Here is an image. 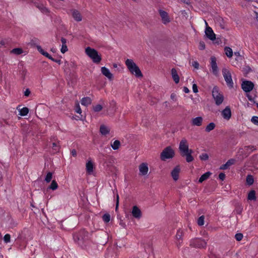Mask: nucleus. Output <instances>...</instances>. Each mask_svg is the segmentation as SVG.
Returning a JSON list of instances; mask_svg holds the SVG:
<instances>
[{
	"label": "nucleus",
	"mask_w": 258,
	"mask_h": 258,
	"mask_svg": "<svg viewBox=\"0 0 258 258\" xmlns=\"http://www.w3.org/2000/svg\"><path fill=\"white\" fill-rule=\"evenodd\" d=\"M174 152L170 147H167L164 149L161 153L160 158L163 161L172 158L174 157Z\"/></svg>",
	"instance_id": "nucleus-7"
},
{
	"label": "nucleus",
	"mask_w": 258,
	"mask_h": 258,
	"mask_svg": "<svg viewBox=\"0 0 258 258\" xmlns=\"http://www.w3.org/2000/svg\"><path fill=\"white\" fill-rule=\"evenodd\" d=\"M51 60L54 62H55L58 64H60L61 63V60L60 59H54L53 57H52V59Z\"/></svg>",
	"instance_id": "nucleus-52"
},
{
	"label": "nucleus",
	"mask_w": 258,
	"mask_h": 258,
	"mask_svg": "<svg viewBox=\"0 0 258 258\" xmlns=\"http://www.w3.org/2000/svg\"><path fill=\"white\" fill-rule=\"evenodd\" d=\"M39 9L44 14H47L49 12V11L48 10V9L47 8H46L43 6H39Z\"/></svg>",
	"instance_id": "nucleus-41"
},
{
	"label": "nucleus",
	"mask_w": 258,
	"mask_h": 258,
	"mask_svg": "<svg viewBox=\"0 0 258 258\" xmlns=\"http://www.w3.org/2000/svg\"><path fill=\"white\" fill-rule=\"evenodd\" d=\"M58 187V184L57 183V182H56L55 180H52L51 184L49 186V188L53 190H54L55 189H56Z\"/></svg>",
	"instance_id": "nucleus-35"
},
{
	"label": "nucleus",
	"mask_w": 258,
	"mask_h": 258,
	"mask_svg": "<svg viewBox=\"0 0 258 258\" xmlns=\"http://www.w3.org/2000/svg\"><path fill=\"white\" fill-rule=\"evenodd\" d=\"M215 124L214 122H211L207 125L205 128V131L206 132L209 133L210 131L213 130L215 128Z\"/></svg>",
	"instance_id": "nucleus-32"
},
{
	"label": "nucleus",
	"mask_w": 258,
	"mask_h": 258,
	"mask_svg": "<svg viewBox=\"0 0 258 258\" xmlns=\"http://www.w3.org/2000/svg\"><path fill=\"white\" fill-rule=\"evenodd\" d=\"M256 18L257 21H258V14H256Z\"/></svg>",
	"instance_id": "nucleus-63"
},
{
	"label": "nucleus",
	"mask_w": 258,
	"mask_h": 258,
	"mask_svg": "<svg viewBox=\"0 0 258 258\" xmlns=\"http://www.w3.org/2000/svg\"><path fill=\"white\" fill-rule=\"evenodd\" d=\"M211 174L212 173L210 172H206L200 177L199 180V182L200 183H202L204 181L207 180L210 177Z\"/></svg>",
	"instance_id": "nucleus-27"
},
{
	"label": "nucleus",
	"mask_w": 258,
	"mask_h": 258,
	"mask_svg": "<svg viewBox=\"0 0 258 258\" xmlns=\"http://www.w3.org/2000/svg\"><path fill=\"white\" fill-rule=\"evenodd\" d=\"M86 171L88 174H92L93 172L94 165L92 161H89L86 165Z\"/></svg>",
	"instance_id": "nucleus-21"
},
{
	"label": "nucleus",
	"mask_w": 258,
	"mask_h": 258,
	"mask_svg": "<svg viewBox=\"0 0 258 258\" xmlns=\"http://www.w3.org/2000/svg\"><path fill=\"white\" fill-rule=\"evenodd\" d=\"M207 244V242L200 238H195L191 239L189 241L190 246L195 248H205Z\"/></svg>",
	"instance_id": "nucleus-5"
},
{
	"label": "nucleus",
	"mask_w": 258,
	"mask_h": 258,
	"mask_svg": "<svg viewBox=\"0 0 258 258\" xmlns=\"http://www.w3.org/2000/svg\"><path fill=\"white\" fill-rule=\"evenodd\" d=\"M221 114L224 119L229 120L231 117V111L230 107L229 106L226 107L222 111Z\"/></svg>",
	"instance_id": "nucleus-16"
},
{
	"label": "nucleus",
	"mask_w": 258,
	"mask_h": 258,
	"mask_svg": "<svg viewBox=\"0 0 258 258\" xmlns=\"http://www.w3.org/2000/svg\"><path fill=\"white\" fill-rule=\"evenodd\" d=\"M203 118L201 116H198L195 118H193L191 119V122L192 125L200 126L202 125L203 122Z\"/></svg>",
	"instance_id": "nucleus-17"
},
{
	"label": "nucleus",
	"mask_w": 258,
	"mask_h": 258,
	"mask_svg": "<svg viewBox=\"0 0 258 258\" xmlns=\"http://www.w3.org/2000/svg\"><path fill=\"white\" fill-rule=\"evenodd\" d=\"M219 178L220 179H221V180H224L225 178V175L224 173H220L219 174Z\"/></svg>",
	"instance_id": "nucleus-50"
},
{
	"label": "nucleus",
	"mask_w": 258,
	"mask_h": 258,
	"mask_svg": "<svg viewBox=\"0 0 258 258\" xmlns=\"http://www.w3.org/2000/svg\"><path fill=\"white\" fill-rule=\"evenodd\" d=\"M113 67H114V68H116V67H117V64H115H115H113Z\"/></svg>",
	"instance_id": "nucleus-62"
},
{
	"label": "nucleus",
	"mask_w": 258,
	"mask_h": 258,
	"mask_svg": "<svg viewBox=\"0 0 258 258\" xmlns=\"http://www.w3.org/2000/svg\"><path fill=\"white\" fill-rule=\"evenodd\" d=\"M118 200H119V196L118 194H117L116 196V209L117 208L118 205Z\"/></svg>",
	"instance_id": "nucleus-58"
},
{
	"label": "nucleus",
	"mask_w": 258,
	"mask_h": 258,
	"mask_svg": "<svg viewBox=\"0 0 258 258\" xmlns=\"http://www.w3.org/2000/svg\"><path fill=\"white\" fill-rule=\"evenodd\" d=\"M6 42L5 40H1L0 41V48L5 46L6 45Z\"/></svg>",
	"instance_id": "nucleus-56"
},
{
	"label": "nucleus",
	"mask_w": 258,
	"mask_h": 258,
	"mask_svg": "<svg viewBox=\"0 0 258 258\" xmlns=\"http://www.w3.org/2000/svg\"><path fill=\"white\" fill-rule=\"evenodd\" d=\"M192 66L196 69L199 68V64L197 61H194L192 62Z\"/></svg>",
	"instance_id": "nucleus-48"
},
{
	"label": "nucleus",
	"mask_w": 258,
	"mask_h": 258,
	"mask_svg": "<svg viewBox=\"0 0 258 258\" xmlns=\"http://www.w3.org/2000/svg\"><path fill=\"white\" fill-rule=\"evenodd\" d=\"M199 48L201 50H203L205 48V43L203 41H201L199 43Z\"/></svg>",
	"instance_id": "nucleus-47"
},
{
	"label": "nucleus",
	"mask_w": 258,
	"mask_h": 258,
	"mask_svg": "<svg viewBox=\"0 0 258 258\" xmlns=\"http://www.w3.org/2000/svg\"><path fill=\"white\" fill-rule=\"evenodd\" d=\"M19 111V115L21 116H25L29 112V109L27 107H23L21 109H18Z\"/></svg>",
	"instance_id": "nucleus-29"
},
{
	"label": "nucleus",
	"mask_w": 258,
	"mask_h": 258,
	"mask_svg": "<svg viewBox=\"0 0 258 258\" xmlns=\"http://www.w3.org/2000/svg\"><path fill=\"white\" fill-rule=\"evenodd\" d=\"M192 90L194 93H197L198 92V87L195 84L192 85Z\"/></svg>",
	"instance_id": "nucleus-51"
},
{
	"label": "nucleus",
	"mask_w": 258,
	"mask_h": 258,
	"mask_svg": "<svg viewBox=\"0 0 258 258\" xmlns=\"http://www.w3.org/2000/svg\"><path fill=\"white\" fill-rule=\"evenodd\" d=\"M180 167L178 166H176L171 171V174L172 177L174 181L178 180L179 177V173L180 172Z\"/></svg>",
	"instance_id": "nucleus-18"
},
{
	"label": "nucleus",
	"mask_w": 258,
	"mask_h": 258,
	"mask_svg": "<svg viewBox=\"0 0 258 258\" xmlns=\"http://www.w3.org/2000/svg\"><path fill=\"white\" fill-rule=\"evenodd\" d=\"M204 220H205L204 216L203 215V216H200L197 220L198 224L201 226L204 225Z\"/></svg>",
	"instance_id": "nucleus-37"
},
{
	"label": "nucleus",
	"mask_w": 258,
	"mask_h": 258,
	"mask_svg": "<svg viewBox=\"0 0 258 258\" xmlns=\"http://www.w3.org/2000/svg\"><path fill=\"white\" fill-rule=\"evenodd\" d=\"M246 183L248 185H251L253 183L254 179L253 177L251 175H248L246 179Z\"/></svg>",
	"instance_id": "nucleus-34"
},
{
	"label": "nucleus",
	"mask_w": 258,
	"mask_h": 258,
	"mask_svg": "<svg viewBox=\"0 0 258 258\" xmlns=\"http://www.w3.org/2000/svg\"><path fill=\"white\" fill-rule=\"evenodd\" d=\"M61 42L62 43L61 48L60 49V51L62 53H64L68 51V47L67 46V40L64 38H61Z\"/></svg>",
	"instance_id": "nucleus-25"
},
{
	"label": "nucleus",
	"mask_w": 258,
	"mask_h": 258,
	"mask_svg": "<svg viewBox=\"0 0 258 258\" xmlns=\"http://www.w3.org/2000/svg\"><path fill=\"white\" fill-rule=\"evenodd\" d=\"M212 97L216 104L218 106L221 105L224 101V96L221 93L217 87H214L212 90Z\"/></svg>",
	"instance_id": "nucleus-6"
},
{
	"label": "nucleus",
	"mask_w": 258,
	"mask_h": 258,
	"mask_svg": "<svg viewBox=\"0 0 258 258\" xmlns=\"http://www.w3.org/2000/svg\"><path fill=\"white\" fill-rule=\"evenodd\" d=\"M102 74L109 79L112 78V74L110 73L108 69L105 67H103L101 69Z\"/></svg>",
	"instance_id": "nucleus-20"
},
{
	"label": "nucleus",
	"mask_w": 258,
	"mask_h": 258,
	"mask_svg": "<svg viewBox=\"0 0 258 258\" xmlns=\"http://www.w3.org/2000/svg\"><path fill=\"white\" fill-rule=\"evenodd\" d=\"M179 149L182 156L186 157V161L190 162L194 160L191 155L192 151L189 149L187 140L185 139L181 140L179 143Z\"/></svg>",
	"instance_id": "nucleus-1"
},
{
	"label": "nucleus",
	"mask_w": 258,
	"mask_h": 258,
	"mask_svg": "<svg viewBox=\"0 0 258 258\" xmlns=\"http://www.w3.org/2000/svg\"><path fill=\"white\" fill-rule=\"evenodd\" d=\"M199 158L202 161H206L209 159V155L207 153H202L200 155Z\"/></svg>",
	"instance_id": "nucleus-39"
},
{
	"label": "nucleus",
	"mask_w": 258,
	"mask_h": 258,
	"mask_svg": "<svg viewBox=\"0 0 258 258\" xmlns=\"http://www.w3.org/2000/svg\"><path fill=\"white\" fill-rule=\"evenodd\" d=\"M170 98L174 101H176L177 100V96L174 93H172L171 94Z\"/></svg>",
	"instance_id": "nucleus-49"
},
{
	"label": "nucleus",
	"mask_w": 258,
	"mask_h": 258,
	"mask_svg": "<svg viewBox=\"0 0 258 258\" xmlns=\"http://www.w3.org/2000/svg\"><path fill=\"white\" fill-rule=\"evenodd\" d=\"M234 53H235V55H239V53L238 52H235Z\"/></svg>",
	"instance_id": "nucleus-61"
},
{
	"label": "nucleus",
	"mask_w": 258,
	"mask_h": 258,
	"mask_svg": "<svg viewBox=\"0 0 258 258\" xmlns=\"http://www.w3.org/2000/svg\"><path fill=\"white\" fill-rule=\"evenodd\" d=\"M211 66L213 74L217 75L218 73V68L216 62V58L214 56L211 57Z\"/></svg>",
	"instance_id": "nucleus-15"
},
{
	"label": "nucleus",
	"mask_w": 258,
	"mask_h": 258,
	"mask_svg": "<svg viewBox=\"0 0 258 258\" xmlns=\"http://www.w3.org/2000/svg\"><path fill=\"white\" fill-rule=\"evenodd\" d=\"M183 91L185 93H189V90L187 87H183Z\"/></svg>",
	"instance_id": "nucleus-57"
},
{
	"label": "nucleus",
	"mask_w": 258,
	"mask_h": 258,
	"mask_svg": "<svg viewBox=\"0 0 258 258\" xmlns=\"http://www.w3.org/2000/svg\"><path fill=\"white\" fill-rule=\"evenodd\" d=\"M159 12L161 17L162 21L164 24H167L170 22L168 14L166 12L160 10Z\"/></svg>",
	"instance_id": "nucleus-13"
},
{
	"label": "nucleus",
	"mask_w": 258,
	"mask_h": 258,
	"mask_svg": "<svg viewBox=\"0 0 258 258\" xmlns=\"http://www.w3.org/2000/svg\"><path fill=\"white\" fill-rule=\"evenodd\" d=\"M125 64L129 71L136 77L140 78L143 76L141 71L137 65L131 59H127Z\"/></svg>",
	"instance_id": "nucleus-2"
},
{
	"label": "nucleus",
	"mask_w": 258,
	"mask_h": 258,
	"mask_svg": "<svg viewBox=\"0 0 258 258\" xmlns=\"http://www.w3.org/2000/svg\"><path fill=\"white\" fill-rule=\"evenodd\" d=\"M102 219L104 222L108 223L110 220V215L108 213H106L103 215Z\"/></svg>",
	"instance_id": "nucleus-36"
},
{
	"label": "nucleus",
	"mask_w": 258,
	"mask_h": 258,
	"mask_svg": "<svg viewBox=\"0 0 258 258\" xmlns=\"http://www.w3.org/2000/svg\"><path fill=\"white\" fill-rule=\"evenodd\" d=\"M235 238L237 241H240L243 238V235L242 233H239L235 235Z\"/></svg>",
	"instance_id": "nucleus-45"
},
{
	"label": "nucleus",
	"mask_w": 258,
	"mask_h": 258,
	"mask_svg": "<svg viewBox=\"0 0 258 258\" xmlns=\"http://www.w3.org/2000/svg\"><path fill=\"white\" fill-rule=\"evenodd\" d=\"M100 133L104 135H106L109 132V129L107 126L102 125L100 127Z\"/></svg>",
	"instance_id": "nucleus-30"
},
{
	"label": "nucleus",
	"mask_w": 258,
	"mask_h": 258,
	"mask_svg": "<svg viewBox=\"0 0 258 258\" xmlns=\"http://www.w3.org/2000/svg\"><path fill=\"white\" fill-rule=\"evenodd\" d=\"M52 148L55 152H57L59 150V146L57 143H53Z\"/></svg>",
	"instance_id": "nucleus-46"
},
{
	"label": "nucleus",
	"mask_w": 258,
	"mask_h": 258,
	"mask_svg": "<svg viewBox=\"0 0 258 258\" xmlns=\"http://www.w3.org/2000/svg\"><path fill=\"white\" fill-rule=\"evenodd\" d=\"M140 175L142 176L146 175L149 171L148 164L147 163H142L139 166Z\"/></svg>",
	"instance_id": "nucleus-12"
},
{
	"label": "nucleus",
	"mask_w": 258,
	"mask_h": 258,
	"mask_svg": "<svg viewBox=\"0 0 258 258\" xmlns=\"http://www.w3.org/2000/svg\"><path fill=\"white\" fill-rule=\"evenodd\" d=\"M222 74L227 85L229 87L232 88L233 87V83L230 72L226 69H223L222 70Z\"/></svg>",
	"instance_id": "nucleus-8"
},
{
	"label": "nucleus",
	"mask_w": 258,
	"mask_h": 258,
	"mask_svg": "<svg viewBox=\"0 0 258 258\" xmlns=\"http://www.w3.org/2000/svg\"><path fill=\"white\" fill-rule=\"evenodd\" d=\"M52 177V174L51 172H49L47 173V174H46L45 178V181L46 182L48 183L51 181Z\"/></svg>",
	"instance_id": "nucleus-40"
},
{
	"label": "nucleus",
	"mask_w": 258,
	"mask_h": 258,
	"mask_svg": "<svg viewBox=\"0 0 258 258\" xmlns=\"http://www.w3.org/2000/svg\"><path fill=\"white\" fill-rule=\"evenodd\" d=\"M36 47L38 50V51L43 55L45 56V57H46L47 58H49V59L51 60V59H52V57L48 53H47V52L45 51L42 48V47L39 45H36Z\"/></svg>",
	"instance_id": "nucleus-22"
},
{
	"label": "nucleus",
	"mask_w": 258,
	"mask_h": 258,
	"mask_svg": "<svg viewBox=\"0 0 258 258\" xmlns=\"http://www.w3.org/2000/svg\"><path fill=\"white\" fill-rule=\"evenodd\" d=\"M76 112L78 113H81V109L79 106V105H78L76 109Z\"/></svg>",
	"instance_id": "nucleus-54"
},
{
	"label": "nucleus",
	"mask_w": 258,
	"mask_h": 258,
	"mask_svg": "<svg viewBox=\"0 0 258 258\" xmlns=\"http://www.w3.org/2000/svg\"><path fill=\"white\" fill-rule=\"evenodd\" d=\"M120 146V142L118 140H115L111 144V147L114 150L118 149Z\"/></svg>",
	"instance_id": "nucleus-31"
},
{
	"label": "nucleus",
	"mask_w": 258,
	"mask_h": 258,
	"mask_svg": "<svg viewBox=\"0 0 258 258\" xmlns=\"http://www.w3.org/2000/svg\"><path fill=\"white\" fill-rule=\"evenodd\" d=\"M251 121L254 124L258 125V116H253L251 119Z\"/></svg>",
	"instance_id": "nucleus-44"
},
{
	"label": "nucleus",
	"mask_w": 258,
	"mask_h": 258,
	"mask_svg": "<svg viewBox=\"0 0 258 258\" xmlns=\"http://www.w3.org/2000/svg\"><path fill=\"white\" fill-rule=\"evenodd\" d=\"M247 199L248 200L250 201L256 200L255 192L254 190H252L249 192L247 196Z\"/></svg>",
	"instance_id": "nucleus-28"
},
{
	"label": "nucleus",
	"mask_w": 258,
	"mask_h": 258,
	"mask_svg": "<svg viewBox=\"0 0 258 258\" xmlns=\"http://www.w3.org/2000/svg\"><path fill=\"white\" fill-rule=\"evenodd\" d=\"M205 24L207 26V27L205 30V34L211 40L214 41L216 39V35L214 33L212 29L208 26V23L205 21Z\"/></svg>",
	"instance_id": "nucleus-11"
},
{
	"label": "nucleus",
	"mask_w": 258,
	"mask_h": 258,
	"mask_svg": "<svg viewBox=\"0 0 258 258\" xmlns=\"http://www.w3.org/2000/svg\"><path fill=\"white\" fill-rule=\"evenodd\" d=\"M242 209L241 208H239L238 209L236 210V213L237 214H241V212H242Z\"/></svg>",
	"instance_id": "nucleus-59"
},
{
	"label": "nucleus",
	"mask_w": 258,
	"mask_h": 258,
	"mask_svg": "<svg viewBox=\"0 0 258 258\" xmlns=\"http://www.w3.org/2000/svg\"><path fill=\"white\" fill-rule=\"evenodd\" d=\"M103 107L102 105L100 104H97L95 106H93V110L95 112H99L102 109Z\"/></svg>",
	"instance_id": "nucleus-42"
},
{
	"label": "nucleus",
	"mask_w": 258,
	"mask_h": 258,
	"mask_svg": "<svg viewBox=\"0 0 258 258\" xmlns=\"http://www.w3.org/2000/svg\"><path fill=\"white\" fill-rule=\"evenodd\" d=\"M55 50H56V49H55V48H52L51 49V51H52V52H55Z\"/></svg>",
	"instance_id": "nucleus-60"
},
{
	"label": "nucleus",
	"mask_w": 258,
	"mask_h": 258,
	"mask_svg": "<svg viewBox=\"0 0 258 258\" xmlns=\"http://www.w3.org/2000/svg\"><path fill=\"white\" fill-rule=\"evenodd\" d=\"M71 154L73 156L76 157L77 156V151L75 149H73L71 151Z\"/></svg>",
	"instance_id": "nucleus-55"
},
{
	"label": "nucleus",
	"mask_w": 258,
	"mask_h": 258,
	"mask_svg": "<svg viewBox=\"0 0 258 258\" xmlns=\"http://www.w3.org/2000/svg\"><path fill=\"white\" fill-rule=\"evenodd\" d=\"M85 52L92 59L94 63H98L100 62L101 57L95 49L88 47L85 49Z\"/></svg>",
	"instance_id": "nucleus-3"
},
{
	"label": "nucleus",
	"mask_w": 258,
	"mask_h": 258,
	"mask_svg": "<svg viewBox=\"0 0 258 258\" xmlns=\"http://www.w3.org/2000/svg\"><path fill=\"white\" fill-rule=\"evenodd\" d=\"M257 108H258V103L257 104V105H256Z\"/></svg>",
	"instance_id": "nucleus-64"
},
{
	"label": "nucleus",
	"mask_w": 258,
	"mask_h": 258,
	"mask_svg": "<svg viewBox=\"0 0 258 258\" xmlns=\"http://www.w3.org/2000/svg\"><path fill=\"white\" fill-rule=\"evenodd\" d=\"M70 13L76 21L80 22L82 20V16L78 10L74 9H71Z\"/></svg>",
	"instance_id": "nucleus-10"
},
{
	"label": "nucleus",
	"mask_w": 258,
	"mask_h": 258,
	"mask_svg": "<svg viewBox=\"0 0 258 258\" xmlns=\"http://www.w3.org/2000/svg\"><path fill=\"white\" fill-rule=\"evenodd\" d=\"M75 241L79 244H82L84 241L86 240L88 238V233L85 230H82L78 233H76L73 236Z\"/></svg>",
	"instance_id": "nucleus-4"
},
{
	"label": "nucleus",
	"mask_w": 258,
	"mask_h": 258,
	"mask_svg": "<svg viewBox=\"0 0 258 258\" xmlns=\"http://www.w3.org/2000/svg\"><path fill=\"white\" fill-rule=\"evenodd\" d=\"M254 87V84L252 82L249 81H244L241 84V88L245 92H250Z\"/></svg>",
	"instance_id": "nucleus-9"
},
{
	"label": "nucleus",
	"mask_w": 258,
	"mask_h": 258,
	"mask_svg": "<svg viewBox=\"0 0 258 258\" xmlns=\"http://www.w3.org/2000/svg\"><path fill=\"white\" fill-rule=\"evenodd\" d=\"M23 52V50L22 49L19 48H14L12 50L11 53L16 54H20Z\"/></svg>",
	"instance_id": "nucleus-38"
},
{
	"label": "nucleus",
	"mask_w": 258,
	"mask_h": 258,
	"mask_svg": "<svg viewBox=\"0 0 258 258\" xmlns=\"http://www.w3.org/2000/svg\"><path fill=\"white\" fill-rule=\"evenodd\" d=\"M183 234L184 231L183 229H179L177 230L175 237L177 240L176 244L178 247L180 246L182 243Z\"/></svg>",
	"instance_id": "nucleus-14"
},
{
	"label": "nucleus",
	"mask_w": 258,
	"mask_h": 258,
	"mask_svg": "<svg viewBox=\"0 0 258 258\" xmlns=\"http://www.w3.org/2000/svg\"><path fill=\"white\" fill-rule=\"evenodd\" d=\"M172 77L176 84L179 82V77L175 69L173 68L171 70Z\"/></svg>",
	"instance_id": "nucleus-23"
},
{
	"label": "nucleus",
	"mask_w": 258,
	"mask_h": 258,
	"mask_svg": "<svg viewBox=\"0 0 258 258\" xmlns=\"http://www.w3.org/2000/svg\"><path fill=\"white\" fill-rule=\"evenodd\" d=\"M235 162V160L231 159L228 160V161L224 164L222 165L220 167V169L225 170L227 169L230 166L233 165Z\"/></svg>",
	"instance_id": "nucleus-24"
},
{
	"label": "nucleus",
	"mask_w": 258,
	"mask_h": 258,
	"mask_svg": "<svg viewBox=\"0 0 258 258\" xmlns=\"http://www.w3.org/2000/svg\"><path fill=\"white\" fill-rule=\"evenodd\" d=\"M225 54L228 57H231L233 55V51L232 49L229 47H226L224 49Z\"/></svg>",
	"instance_id": "nucleus-33"
},
{
	"label": "nucleus",
	"mask_w": 258,
	"mask_h": 258,
	"mask_svg": "<svg viewBox=\"0 0 258 258\" xmlns=\"http://www.w3.org/2000/svg\"><path fill=\"white\" fill-rule=\"evenodd\" d=\"M81 104L86 106H88L92 103V100L90 97H84L81 101Z\"/></svg>",
	"instance_id": "nucleus-26"
},
{
	"label": "nucleus",
	"mask_w": 258,
	"mask_h": 258,
	"mask_svg": "<svg viewBox=\"0 0 258 258\" xmlns=\"http://www.w3.org/2000/svg\"><path fill=\"white\" fill-rule=\"evenodd\" d=\"M132 214L134 217L139 219L141 217V210L136 206L133 207Z\"/></svg>",
	"instance_id": "nucleus-19"
},
{
	"label": "nucleus",
	"mask_w": 258,
	"mask_h": 258,
	"mask_svg": "<svg viewBox=\"0 0 258 258\" xmlns=\"http://www.w3.org/2000/svg\"><path fill=\"white\" fill-rule=\"evenodd\" d=\"M30 94V91L29 89H27L24 92V95L28 97Z\"/></svg>",
	"instance_id": "nucleus-53"
},
{
	"label": "nucleus",
	"mask_w": 258,
	"mask_h": 258,
	"mask_svg": "<svg viewBox=\"0 0 258 258\" xmlns=\"http://www.w3.org/2000/svg\"><path fill=\"white\" fill-rule=\"evenodd\" d=\"M11 236L9 234H7L4 236V240L5 243H8L10 242Z\"/></svg>",
	"instance_id": "nucleus-43"
}]
</instances>
